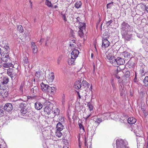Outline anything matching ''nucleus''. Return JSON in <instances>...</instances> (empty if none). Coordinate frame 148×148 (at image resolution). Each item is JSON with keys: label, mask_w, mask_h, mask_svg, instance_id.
<instances>
[{"label": "nucleus", "mask_w": 148, "mask_h": 148, "mask_svg": "<svg viewBox=\"0 0 148 148\" xmlns=\"http://www.w3.org/2000/svg\"><path fill=\"white\" fill-rule=\"evenodd\" d=\"M109 45L110 42L107 39H106V38L104 37V34L103 35L102 47L103 48H105L108 47Z\"/></svg>", "instance_id": "39448f33"}, {"label": "nucleus", "mask_w": 148, "mask_h": 148, "mask_svg": "<svg viewBox=\"0 0 148 148\" xmlns=\"http://www.w3.org/2000/svg\"><path fill=\"white\" fill-rule=\"evenodd\" d=\"M111 84L113 88V91H115L116 89V84L115 82H114L113 80H112L111 81Z\"/></svg>", "instance_id": "a878e982"}, {"label": "nucleus", "mask_w": 148, "mask_h": 148, "mask_svg": "<svg viewBox=\"0 0 148 148\" xmlns=\"http://www.w3.org/2000/svg\"><path fill=\"white\" fill-rule=\"evenodd\" d=\"M112 3H109L107 4V8H109L111 6H112Z\"/></svg>", "instance_id": "4d7b16f0"}, {"label": "nucleus", "mask_w": 148, "mask_h": 148, "mask_svg": "<svg viewBox=\"0 0 148 148\" xmlns=\"http://www.w3.org/2000/svg\"><path fill=\"white\" fill-rule=\"evenodd\" d=\"M51 94L52 95L54 94L55 93L56 89L54 87H53L52 86H51Z\"/></svg>", "instance_id": "37998d69"}, {"label": "nucleus", "mask_w": 148, "mask_h": 148, "mask_svg": "<svg viewBox=\"0 0 148 148\" xmlns=\"http://www.w3.org/2000/svg\"><path fill=\"white\" fill-rule=\"evenodd\" d=\"M49 76L50 79L51 80H53L54 78V75L53 73H51L49 75Z\"/></svg>", "instance_id": "a18cd8bd"}, {"label": "nucleus", "mask_w": 148, "mask_h": 148, "mask_svg": "<svg viewBox=\"0 0 148 148\" xmlns=\"http://www.w3.org/2000/svg\"><path fill=\"white\" fill-rule=\"evenodd\" d=\"M48 85L42 83L40 84V86L42 90L44 92H46Z\"/></svg>", "instance_id": "2eb2a0df"}, {"label": "nucleus", "mask_w": 148, "mask_h": 148, "mask_svg": "<svg viewBox=\"0 0 148 148\" xmlns=\"http://www.w3.org/2000/svg\"><path fill=\"white\" fill-rule=\"evenodd\" d=\"M120 95L122 96L123 95L124 93L125 92V90L123 88H122V86H120Z\"/></svg>", "instance_id": "72a5a7b5"}, {"label": "nucleus", "mask_w": 148, "mask_h": 148, "mask_svg": "<svg viewBox=\"0 0 148 148\" xmlns=\"http://www.w3.org/2000/svg\"><path fill=\"white\" fill-rule=\"evenodd\" d=\"M59 119V120L60 121L62 122L64 121V119L63 117L61 116Z\"/></svg>", "instance_id": "13d9d810"}, {"label": "nucleus", "mask_w": 148, "mask_h": 148, "mask_svg": "<svg viewBox=\"0 0 148 148\" xmlns=\"http://www.w3.org/2000/svg\"><path fill=\"white\" fill-rule=\"evenodd\" d=\"M146 11L148 12V6L146 7L145 8Z\"/></svg>", "instance_id": "0e129e2a"}, {"label": "nucleus", "mask_w": 148, "mask_h": 148, "mask_svg": "<svg viewBox=\"0 0 148 148\" xmlns=\"http://www.w3.org/2000/svg\"><path fill=\"white\" fill-rule=\"evenodd\" d=\"M61 60L62 57H61L60 56L58 58V60H57V63L59 65L60 64Z\"/></svg>", "instance_id": "8fccbe9b"}, {"label": "nucleus", "mask_w": 148, "mask_h": 148, "mask_svg": "<svg viewBox=\"0 0 148 148\" xmlns=\"http://www.w3.org/2000/svg\"><path fill=\"white\" fill-rule=\"evenodd\" d=\"M46 103H47V104L49 105V104L50 103V102L49 101H46Z\"/></svg>", "instance_id": "338daca9"}, {"label": "nucleus", "mask_w": 148, "mask_h": 148, "mask_svg": "<svg viewBox=\"0 0 148 148\" xmlns=\"http://www.w3.org/2000/svg\"><path fill=\"white\" fill-rule=\"evenodd\" d=\"M94 121H95V123L98 125L100 123L103 121V120L101 118H99L98 117V116H97L95 118Z\"/></svg>", "instance_id": "412c9836"}, {"label": "nucleus", "mask_w": 148, "mask_h": 148, "mask_svg": "<svg viewBox=\"0 0 148 148\" xmlns=\"http://www.w3.org/2000/svg\"><path fill=\"white\" fill-rule=\"evenodd\" d=\"M7 74L11 77L12 80L14 79L17 76L16 73L11 69L7 70Z\"/></svg>", "instance_id": "20e7f679"}, {"label": "nucleus", "mask_w": 148, "mask_h": 148, "mask_svg": "<svg viewBox=\"0 0 148 148\" xmlns=\"http://www.w3.org/2000/svg\"><path fill=\"white\" fill-rule=\"evenodd\" d=\"M123 56L126 59H127L128 57H130V53H129L125 51L123 53Z\"/></svg>", "instance_id": "ea45409f"}, {"label": "nucleus", "mask_w": 148, "mask_h": 148, "mask_svg": "<svg viewBox=\"0 0 148 148\" xmlns=\"http://www.w3.org/2000/svg\"><path fill=\"white\" fill-rule=\"evenodd\" d=\"M130 72L129 71H127L125 73V77L128 78L130 75Z\"/></svg>", "instance_id": "79ce46f5"}, {"label": "nucleus", "mask_w": 148, "mask_h": 148, "mask_svg": "<svg viewBox=\"0 0 148 148\" xmlns=\"http://www.w3.org/2000/svg\"><path fill=\"white\" fill-rule=\"evenodd\" d=\"M114 58L115 57L112 53H110L107 56V60H110V59H111L112 58Z\"/></svg>", "instance_id": "e433bc0d"}, {"label": "nucleus", "mask_w": 148, "mask_h": 148, "mask_svg": "<svg viewBox=\"0 0 148 148\" xmlns=\"http://www.w3.org/2000/svg\"><path fill=\"white\" fill-rule=\"evenodd\" d=\"M86 25L85 23H81L79 26V30L78 32V35L80 38H83L86 34Z\"/></svg>", "instance_id": "7ed1b4c3"}, {"label": "nucleus", "mask_w": 148, "mask_h": 148, "mask_svg": "<svg viewBox=\"0 0 148 148\" xmlns=\"http://www.w3.org/2000/svg\"><path fill=\"white\" fill-rule=\"evenodd\" d=\"M45 4L49 7H53V5L51 2L48 0H46L45 2Z\"/></svg>", "instance_id": "473e14b6"}, {"label": "nucleus", "mask_w": 148, "mask_h": 148, "mask_svg": "<svg viewBox=\"0 0 148 148\" xmlns=\"http://www.w3.org/2000/svg\"><path fill=\"white\" fill-rule=\"evenodd\" d=\"M2 83L3 84H7L9 82V79L7 77H4L3 79Z\"/></svg>", "instance_id": "393cba45"}, {"label": "nucleus", "mask_w": 148, "mask_h": 148, "mask_svg": "<svg viewBox=\"0 0 148 148\" xmlns=\"http://www.w3.org/2000/svg\"><path fill=\"white\" fill-rule=\"evenodd\" d=\"M61 15L62 16V18L63 20L65 22H66L67 21L66 19V17H67V14L66 13H65L64 14H63L62 13H61Z\"/></svg>", "instance_id": "7c9ffc66"}, {"label": "nucleus", "mask_w": 148, "mask_h": 148, "mask_svg": "<svg viewBox=\"0 0 148 148\" xmlns=\"http://www.w3.org/2000/svg\"><path fill=\"white\" fill-rule=\"evenodd\" d=\"M121 74H123V73L122 71H121L118 72L117 71V72L116 74L115 75L116 77L118 79H120V77L119 76V75H121Z\"/></svg>", "instance_id": "c9c22d12"}, {"label": "nucleus", "mask_w": 148, "mask_h": 148, "mask_svg": "<svg viewBox=\"0 0 148 148\" xmlns=\"http://www.w3.org/2000/svg\"><path fill=\"white\" fill-rule=\"evenodd\" d=\"M43 40L44 39H41L40 41V42L41 44L43 42Z\"/></svg>", "instance_id": "680f3d73"}, {"label": "nucleus", "mask_w": 148, "mask_h": 148, "mask_svg": "<svg viewBox=\"0 0 148 148\" xmlns=\"http://www.w3.org/2000/svg\"><path fill=\"white\" fill-rule=\"evenodd\" d=\"M51 86H52V85H51V86H48V87L47 88V91L46 92H47V93H48L49 94L50 93V94H51V88H52Z\"/></svg>", "instance_id": "a19ab883"}, {"label": "nucleus", "mask_w": 148, "mask_h": 148, "mask_svg": "<svg viewBox=\"0 0 148 148\" xmlns=\"http://www.w3.org/2000/svg\"><path fill=\"white\" fill-rule=\"evenodd\" d=\"M49 37H47V38H46V41H48L49 40Z\"/></svg>", "instance_id": "774afa93"}, {"label": "nucleus", "mask_w": 148, "mask_h": 148, "mask_svg": "<svg viewBox=\"0 0 148 148\" xmlns=\"http://www.w3.org/2000/svg\"><path fill=\"white\" fill-rule=\"evenodd\" d=\"M4 112L2 109L0 108V117L2 116H3Z\"/></svg>", "instance_id": "09e8293b"}, {"label": "nucleus", "mask_w": 148, "mask_h": 148, "mask_svg": "<svg viewBox=\"0 0 148 148\" xmlns=\"http://www.w3.org/2000/svg\"><path fill=\"white\" fill-rule=\"evenodd\" d=\"M17 29L19 32L22 33L23 32V28L22 26L21 25H18L17 26Z\"/></svg>", "instance_id": "4c0bfd02"}, {"label": "nucleus", "mask_w": 148, "mask_h": 148, "mask_svg": "<svg viewBox=\"0 0 148 148\" xmlns=\"http://www.w3.org/2000/svg\"><path fill=\"white\" fill-rule=\"evenodd\" d=\"M137 79L136 78V75L135 77L134 78V82H136Z\"/></svg>", "instance_id": "e2e57ef3"}, {"label": "nucleus", "mask_w": 148, "mask_h": 148, "mask_svg": "<svg viewBox=\"0 0 148 148\" xmlns=\"http://www.w3.org/2000/svg\"><path fill=\"white\" fill-rule=\"evenodd\" d=\"M82 5V2L80 1H79L75 3V6L76 8L78 9L81 7Z\"/></svg>", "instance_id": "c756f323"}, {"label": "nucleus", "mask_w": 148, "mask_h": 148, "mask_svg": "<svg viewBox=\"0 0 148 148\" xmlns=\"http://www.w3.org/2000/svg\"><path fill=\"white\" fill-rule=\"evenodd\" d=\"M112 20H110L109 21H108L106 22V24L107 25V26H109L110 25L111 23H112Z\"/></svg>", "instance_id": "603ef678"}, {"label": "nucleus", "mask_w": 148, "mask_h": 148, "mask_svg": "<svg viewBox=\"0 0 148 148\" xmlns=\"http://www.w3.org/2000/svg\"><path fill=\"white\" fill-rule=\"evenodd\" d=\"M79 53V51L77 49H74L71 53V58H75L76 59L78 56Z\"/></svg>", "instance_id": "9d476101"}, {"label": "nucleus", "mask_w": 148, "mask_h": 148, "mask_svg": "<svg viewBox=\"0 0 148 148\" xmlns=\"http://www.w3.org/2000/svg\"><path fill=\"white\" fill-rule=\"evenodd\" d=\"M25 60H24V63L25 64H27V62H28L27 59V58H25Z\"/></svg>", "instance_id": "bf43d9fd"}, {"label": "nucleus", "mask_w": 148, "mask_h": 148, "mask_svg": "<svg viewBox=\"0 0 148 148\" xmlns=\"http://www.w3.org/2000/svg\"><path fill=\"white\" fill-rule=\"evenodd\" d=\"M24 86V85L23 84H21L20 87V90L22 92L23 91V88Z\"/></svg>", "instance_id": "864d4df0"}, {"label": "nucleus", "mask_w": 148, "mask_h": 148, "mask_svg": "<svg viewBox=\"0 0 148 148\" xmlns=\"http://www.w3.org/2000/svg\"><path fill=\"white\" fill-rule=\"evenodd\" d=\"M61 131L56 130L55 132L56 136L58 137H60L62 135V133L61 132Z\"/></svg>", "instance_id": "c85d7f7f"}, {"label": "nucleus", "mask_w": 148, "mask_h": 148, "mask_svg": "<svg viewBox=\"0 0 148 148\" xmlns=\"http://www.w3.org/2000/svg\"><path fill=\"white\" fill-rule=\"evenodd\" d=\"M54 114L55 115L53 116H51V118H53L56 115H59L60 113V110L58 108H56L53 110Z\"/></svg>", "instance_id": "5701e85b"}, {"label": "nucleus", "mask_w": 148, "mask_h": 148, "mask_svg": "<svg viewBox=\"0 0 148 148\" xmlns=\"http://www.w3.org/2000/svg\"><path fill=\"white\" fill-rule=\"evenodd\" d=\"M76 45V44L75 42H73V43L72 42H70L69 48H70L72 50H73L74 49H76L75 48Z\"/></svg>", "instance_id": "4be33fe9"}, {"label": "nucleus", "mask_w": 148, "mask_h": 148, "mask_svg": "<svg viewBox=\"0 0 148 148\" xmlns=\"http://www.w3.org/2000/svg\"><path fill=\"white\" fill-rule=\"evenodd\" d=\"M31 48L33 51V53L35 55L38 52V49L37 46L35 44L34 42H31Z\"/></svg>", "instance_id": "423d86ee"}, {"label": "nucleus", "mask_w": 148, "mask_h": 148, "mask_svg": "<svg viewBox=\"0 0 148 148\" xmlns=\"http://www.w3.org/2000/svg\"><path fill=\"white\" fill-rule=\"evenodd\" d=\"M75 58H69L68 60V64L69 65H72L74 64L75 61Z\"/></svg>", "instance_id": "aec40b11"}, {"label": "nucleus", "mask_w": 148, "mask_h": 148, "mask_svg": "<svg viewBox=\"0 0 148 148\" xmlns=\"http://www.w3.org/2000/svg\"><path fill=\"white\" fill-rule=\"evenodd\" d=\"M81 85V80H78L76 81L74 83V86L76 89L78 90L80 89L81 90L82 88Z\"/></svg>", "instance_id": "9b49d317"}, {"label": "nucleus", "mask_w": 148, "mask_h": 148, "mask_svg": "<svg viewBox=\"0 0 148 148\" xmlns=\"http://www.w3.org/2000/svg\"><path fill=\"white\" fill-rule=\"evenodd\" d=\"M144 113V114L145 115V116H146L148 114H147V112H146L145 111L144 112H143Z\"/></svg>", "instance_id": "69168bd1"}, {"label": "nucleus", "mask_w": 148, "mask_h": 148, "mask_svg": "<svg viewBox=\"0 0 148 148\" xmlns=\"http://www.w3.org/2000/svg\"><path fill=\"white\" fill-rule=\"evenodd\" d=\"M75 21H76V22L79 23V25H80L81 23H84L81 22L82 21L81 20V18L79 17H78L77 18H75Z\"/></svg>", "instance_id": "f704fd0d"}, {"label": "nucleus", "mask_w": 148, "mask_h": 148, "mask_svg": "<svg viewBox=\"0 0 148 148\" xmlns=\"http://www.w3.org/2000/svg\"><path fill=\"white\" fill-rule=\"evenodd\" d=\"M125 62V60L123 58L118 57L116 59V63H117L118 65L123 64Z\"/></svg>", "instance_id": "f8f14e48"}, {"label": "nucleus", "mask_w": 148, "mask_h": 148, "mask_svg": "<svg viewBox=\"0 0 148 148\" xmlns=\"http://www.w3.org/2000/svg\"><path fill=\"white\" fill-rule=\"evenodd\" d=\"M116 144V148H129L127 142L124 141L122 139H117Z\"/></svg>", "instance_id": "f03ea898"}, {"label": "nucleus", "mask_w": 148, "mask_h": 148, "mask_svg": "<svg viewBox=\"0 0 148 148\" xmlns=\"http://www.w3.org/2000/svg\"><path fill=\"white\" fill-rule=\"evenodd\" d=\"M34 107L37 110H40L42 107V105L40 102H36L35 103Z\"/></svg>", "instance_id": "4468645a"}, {"label": "nucleus", "mask_w": 148, "mask_h": 148, "mask_svg": "<svg viewBox=\"0 0 148 148\" xmlns=\"http://www.w3.org/2000/svg\"><path fill=\"white\" fill-rule=\"evenodd\" d=\"M143 83L145 86H148V76L145 77L143 79Z\"/></svg>", "instance_id": "cd10ccee"}, {"label": "nucleus", "mask_w": 148, "mask_h": 148, "mask_svg": "<svg viewBox=\"0 0 148 148\" xmlns=\"http://www.w3.org/2000/svg\"><path fill=\"white\" fill-rule=\"evenodd\" d=\"M1 96H3V97H6L8 96V93L7 91L5 90H3L1 92Z\"/></svg>", "instance_id": "b1692460"}, {"label": "nucleus", "mask_w": 148, "mask_h": 148, "mask_svg": "<svg viewBox=\"0 0 148 148\" xmlns=\"http://www.w3.org/2000/svg\"><path fill=\"white\" fill-rule=\"evenodd\" d=\"M81 90L84 89L85 91L86 90L87 88H89V84L85 80H83L82 82Z\"/></svg>", "instance_id": "0eeeda50"}, {"label": "nucleus", "mask_w": 148, "mask_h": 148, "mask_svg": "<svg viewBox=\"0 0 148 148\" xmlns=\"http://www.w3.org/2000/svg\"><path fill=\"white\" fill-rule=\"evenodd\" d=\"M62 103H64L65 102V95H63L62 97Z\"/></svg>", "instance_id": "6e6d98bb"}, {"label": "nucleus", "mask_w": 148, "mask_h": 148, "mask_svg": "<svg viewBox=\"0 0 148 148\" xmlns=\"http://www.w3.org/2000/svg\"><path fill=\"white\" fill-rule=\"evenodd\" d=\"M136 119L132 117L129 118L127 120L128 123L130 124H134L136 122Z\"/></svg>", "instance_id": "dca6fc26"}, {"label": "nucleus", "mask_w": 148, "mask_h": 148, "mask_svg": "<svg viewBox=\"0 0 148 148\" xmlns=\"http://www.w3.org/2000/svg\"><path fill=\"white\" fill-rule=\"evenodd\" d=\"M107 61L112 64H115V63L116 64V59H115V58H112L111 59H110V60H108Z\"/></svg>", "instance_id": "2f4dec72"}, {"label": "nucleus", "mask_w": 148, "mask_h": 148, "mask_svg": "<svg viewBox=\"0 0 148 148\" xmlns=\"http://www.w3.org/2000/svg\"><path fill=\"white\" fill-rule=\"evenodd\" d=\"M8 62H5L3 64V66L5 68H9L10 67H13L14 66L13 65L11 62L10 61Z\"/></svg>", "instance_id": "6ab92c4d"}, {"label": "nucleus", "mask_w": 148, "mask_h": 148, "mask_svg": "<svg viewBox=\"0 0 148 148\" xmlns=\"http://www.w3.org/2000/svg\"><path fill=\"white\" fill-rule=\"evenodd\" d=\"M134 21L135 23H138V22L140 21V19L139 18H137L136 17H134L133 18Z\"/></svg>", "instance_id": "49530a36"}, {"label": "nucleus", "mask_w": 148, "mask_h": 148, "mask_svg": "<svg viewBox=\"0 0 148 148\" xmlns=\"http://www.w3.org/2000/svg\"><path fill=\"white\" fill-rule=\"evenodd\" d=\"M87 106L88 107V108L90 110H92L93 109V107L92 104L89 102L87 104Z\"/></svg>", "instance_id": "c03bdc74"}, {"label": "nucleus", "mask_w": 148, "mask_h": 148, "mask_svg": "<svg viewBox=\"0 0 148 148\" xmlns=\"http://www.w3.org/2000/svg\"><path fill=\"white\" fill-rule=\"evenodd\" d=\"M35 75L36 77L38 78H39L40 77V73L39 71L37 72L36 73Z\"/></svg>", "instance_id": "de8ad7c7"}, {"label": "nucleus", "mask_w": 148, "mask_h": 148, "mask_svg": "<svg viewBox=\"0 0 148 148\" xmlns=\"http://www.w3.org/2000/svg\"><path fill=\"white\" fill-rule=\"evenodd\" d=\"M44 111L45 114L49 115L50 114L51 109L49 106H47L44 108Z\"/></svg>", "instance_id": "f3484780"}, {"label": "nucleus", "mask_w": 148, "mask_h": 148, "mask_svg": "<svg viewBox=\"0 0 148 148\" xmlns=\"http://www.w3.org/2000/svg\"><path fill=\"white\" fill-rule=\"evenodd\" d=\"M77 93H78V97H79V99H81V96L79 94V92H77Z\"/></svg>", "instance_id": "052dcab7"}, {"label": "nucleus", "mask_w": 148, "mask_h": 148, "mask_svg": "<svg viewBox=\"0 0 148 148\" xmlns=\"http://www.w3.org/2000/svg\"><path fill=\"white\" fill-rule=\"evenodd\" d=\"M4 48L5 49V50L6 51H8L10 50V48L9 46L7 45H5L4 46Z\"/></svg>", "instance_id": "3c124183"}, {"label": "nucleus", "mask_w": 148, "mask_h": 148, "mask_svg": "<svg viewBox=\"0 0 148 148\" xmlns=\"http://www.w3.org/2000/svg\"><path fill=\"white\" fill-rule=\"evenodd\" d=\"M57 130L61 131L63 129L64 126L62 123L59 122L56 125Z\"/></svg>", "instance_id": "a211bd4d"}, {"label": "nucleus", "mask_w": 148, "mask_h": 148, "mask_svg": "<svg viewBox=\"0 0 148 148\" xmlns=\"http://www.w3.org/2000/svg\"><path fill=\"white\" fill-rule=\"evenodd\" d=\"M2 60L4 62H7L10 61V59L9 56L7 53H6L3 54L1 58Z\"/></svg>", "instance_id": "1a4fd4ad"}, {"label": "nucleus", "mask_w": 148, "mask_h": 148, "mask_svg": "<svg viewBox=\"0 0 148 148\" xmlns=\"http://www.w3.org/2000/svg\"><path fill=\"white\" fill-rule=\"evenodd\" d=\"M12 109V105L10 103L5 104L4 107V110L8 112L11 111Z\"/></svg>", "instance_id": "6e6552de"}, {"label": "nucleus", "mask_w": 148, "mask_h": 148, "mask_svg": "<svg viewBox=\"0 0 148 148\" xmlns=\"http://www.w3.org/2000/svg\"><path fill=\"white\" fill-rule=\"evenodd\" d=\"M27 104L23 103H21L19 105V108H23L27 107Z\"/></svg>", "instance_id": "58836bf2"}, {"label": "nucleus", "mask_w": 148, "mask_h": 148, "mask_svg": "<svg viewBox=\"0 0 148 148\" xmlns=\"http://www.w3.org/2000/svg\"><path fill=\"white\" fill-rule=\"evenodd\" d=\"M20 111L21 114L23 115L26 114L27 112V108L26 107L23 108H21Z\"/></svg>", "instance_id": "bb28decb"}, {"label": "nucleus", "mask_w": 148, "mask_h": 148, "mask_svg": "<svg viewBox=\"0 0 148 148\" xmlns=\"http://www.w3.org/2000/svg\"><path fill=\"white\" fill-rule=\"evenodd\" d=\"M121 33L122 38L126 41H130L132 38L133 27L125 21H123L121 25Z\"/></svg>", "instance_id": "f257e3e1"}, {"label": "nucleus", "mask_w": 148, "mask_h": 148, "mask_svg": "<svg viewBox=\"0 0 148 148\" xmlns=\"http://www.w3.org/2000/svg\"><path fill=\"white\" fill-rule=\"evenodd\" d=\"M39 92V89L38 86H34V88H32L31 90V93L33 95L37 94Z\"/></svg>", "instance_id": "ddd939ff"}, {"label": "nucleus", "mask_w": 148, "mask_h": 148, "mask_svg": "<svg viewBox=\"0 0 148 148\" xmlns=\"http://www.w3.org/2000/svg\"><path fill=\"white\" fill-rule=\"evenodd\" d=\"M79 126L80 129H82L84 131V126L81 124H79Z\"/></svg>", "instance_id": "5fc2aeb1"}]
</instances>
